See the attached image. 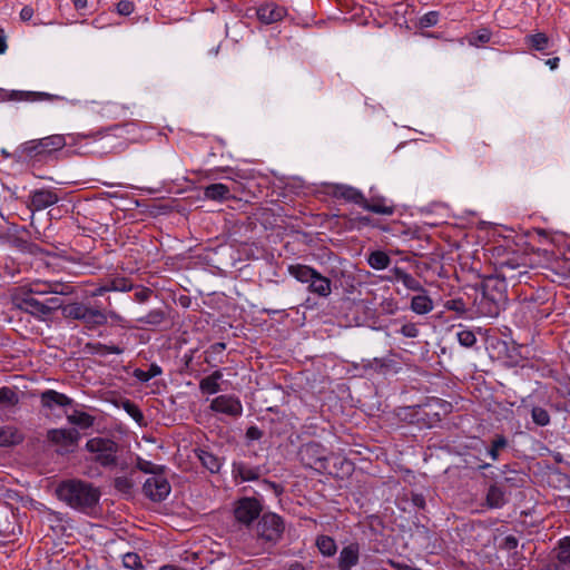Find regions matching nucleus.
<instances>
[{
  "instance_id": "obj_20",
  "label": "nucleus",
  "mask_w": 570,
  "mask_h": 570,
  "mask_svg": "<svg viewBox=\"0 0 570 570\" xmlns=\"http://www.w3.org/2000/svg\"><path fill=\"white\" fill-rule=\"evenodd\" d=\"M361 206L364 209L372 212L374 214L386 215V216L394 214V206L386 205L385 199L383 197H374L371 200H368L364 197V203H362Z\"/></svg>"
},
{
  "instance_id": "obj_33",
  "label": "nucleus",
  "mask_w": 570,
  "mask_h": 570,
  "mask_svg": "<svg viewBox=\"0 0 570 570\" xmlns=\"http://www.w3.org/2000/svg\"><path fill=\"white\" fill-rule=\"evenodd\" d=\"M87 306L82 303H72L62 308L66 317L82 321Z\"/></svg>"
},
{
  "instance_id": "obj_64",
  "label": "nucleus",
  "mask_w": 570,
  "mask_h": 570,
  "mask_svg": "<svg viewBox=\"0 0 570 570\" xmlns=\"http://www.w3.org/2000/svg\"><path fill=\"white\" fill-rule=\"evenodd\" d=\"M551 69H556L559 65V58L558 57H554V58H551V59H548L547 62H546Z\"/></svg>"
},
{
  "instance_id": "obj_26",
  "label": "nucleus",
  "mask_w": 570,
  "mask_h": 570,
  "mask_svg": "<svg viewBox=\"0 0 570 570\" xmlns=\"http://www.w3.org/2000/svg\"><path fill=\"white\" fill-rule=\"evenodd\" d=\"M70 424L79 426L80 429H89L95 423V417L86 412L75 410L71 414L67 415Z\"/></svg>"
},
{
  "instance_id": "obj_43",
  "label": "nucleus",
  "mask_w": 570,
  "mask_h": 570,
  "mask_svg": "<svg viewBox=\"0 0 570 570\" xmlns=\"http://www.w3.org/2000/svg\"><path fill=\"white\" fill-rule=\"evenodd\" d=\"M558 559L561 563L570 566V537L560 541Z\"/></svg>"
},
{
  "instance_id": "obj_36",
  "label": "nucleus",
  "mask_w": 570,
  "mask_h": 570,
  "mask_svg": "<svg viewBox=\"0 0 570 570\" xmlns=\"http://www.w3.org/2000/svg\"><path fill=\"white\" fill-rule=\"evenodd\" d=\"M508 445V440L502 434H497L492 440L491 448L489 449V455L493 461L499 459V453L501 450L505 449Z\"/></svg>"
},
{
  "instance_id": "obj_2",
  "label": "nucleus",
  "mask_w": 570,
  "mask_h": 570,
  "mask_svg": "<svg viewBox=\"0 0 570 570\" xmlns=\"http://www.w3.org/2000/svg\"><path fill=\"white\" fill-rule=\"evenodd\" d=\"M288 274L302 284H307V291L320 297H328L332 293V282L312 266L304 264H291Z\"/></svg>"
},
{
  "instance_id": "obj_38",
  "label": "nucleus",
  "mask_w": 570,
  "mask_h": 570,
  "mask_svg": "<svg viewBox=\"0 0 570 570\" xmlns=\"http://www.w3.org/2000/svg\"><path fill=\"white\" fill-rule=\"evenodd\" d=\"M90 350L99 355H107V354H121L124 352V348L117 346V345H106L101 343H95V344H88Z\"/></svg>"
},
{
  "instance_id": "obj_7",
  "label": "nucleus",
  "mask_w": 570,
  "mask_h": 570,
  "mask_svg": "<svg viewBox=\"0 0 570 570\" xmlns=\"http://www.w3.org/2000/svg\"><path fill=\"white\" fill-rule=\"evenodd\" d=\"M170 490L171 487L164 474L148 478L142 485L144 494L154 502L164 501L169 495Z\"/></svg>"
},
{
  "instance_id": "obj_28",
  "label": "nucleus",
  "mask_w": 570,
  "mask_h": 570,
  "mask_svg": "<svg viewBox=\"0 0 570 570\" xmlns=\"http://www.w3.org/2000/svg\"><path fill=\"white\" fill-rule=\"evenodd\" d=\"M368 265L374 269H384L391 264L390 256L382 250L372 252L367 258Z\"/></svg>"
},
{
  "instance_id": "obj_41",
  "label": "nucleus",
  "mask_w": 570,
  "mask_h": 570,
  "mask_svg": "<svg viewBox=\"0 0 570 570\" xmlns=\"http://www.w3.org/2000/svg\"><path fill=\"white\" fill-rule=\"evenodd\" d=\"M122 409L138 423L144 424L145 416L139 407L131 402L130 400H125L122 402Z\"/></svg>"
},
{
  "instance_id": "obj_61",
  "label": "nucleus",
  "mask_w": 570,
  "mask_h": 570,
  "mask_svg": "<svg viewBox=\"0 0 570 570\" xmlns=\"http://www.w3.org/2000/svg\"><path fill=\"white\" fill-rule=\"evenodd\" d=\"M45 289H46V286H43V283L35 284L30 292L32 294H47L48 292H45Z\"/></svg>"
},
{
  "instance_id": "obj_51",
  "label": "nucleus",
  "mask_w": 570,
  "mask_h": 570,
  "mask_svg": "<svg viewBox=\"0 0 570 570\" xmlns=\"http://www.w3.org/2000/svg\"><path fill=\"white\" fill-rule=\"evenodd\" d=\"M117 11L121 16H129L134 11V3L127 0H121L117 3Z\"/></svg>"
},
{
  "instance_id": "obj_31",
  "label": "nucleus",
  "mask_w": 570,
  "mask_h": 570,
  "mask_svg": "<svg viewBox=\"0 0 570 570\" xmlns=\"http://www.w3.org/2000/svg\"><path fill=\"white\" fill-rule=\"evenodd\" d=\"M525 42L534 50L542 51L548 48L549 37L543 32H538L525 37Z\"/></svg>"
},
{
  "instance_id": "obj_59",
  "label": "nucleus",
  "mask_w": 570,
  "mask_h": 570,
  "mask_svg": "<svg viewBox=\"0 0 570 570\" xmlns=\"http://www.w3.org/2000/svg\"><path fill=\"white\" fill-rule=\"evenodd\" d=\"M387 563L396 569V570H410L411 569V566L406 564V563H402V562H397V561H394L392 559L387 560Z\"/></svg>"
},
{
  "instance_id": "obj_32",
  "label": "nucleus",
  "mask_w": 570,
  "mask_h": 570,
  "mask_svg": "<svg viewBox=\"0 0 570 570\" xmlns=\"http://www.w3.org/2000/svg\"><path fill=\"white\" fill-rule=\"evenodd\" d=\"M202 464L208 469L212 473L218 472L220 469L219 460L212 453L202 450L198 454Z\"/></svg>"
},
{
  "instance_id": "obj_12",
  "label": "nucleus",
  "mask_w": 570,
  "mask_h": 570,
  "mask_svg": "<svg viewBox=\"0 0 570 570\" xmlns=\"http://www.w3.org/2000/svg\"><path fill=\"white\" fill-rule=\"evenodd\" d=\"M287 11L284 7H281L274 2L262 4L257 9V18L263 23L269 24L281 21Z\"/></svg>"
},
{
  "instance_id": "obj_13",
  "label": "nucleus",
  "mask_w": 570,
  "mask_h": 570,
  "mask_svg": "<svg viewBox=\"0 0 570 570\" xmlns=\"http://www.w3.org/2000/svg\"><path fill=\"white\" fill-rule=\"evenodd\" d=\"M42 407L53 410L55 407H66L72 405L73 400L63 393L55 390H46L40 394Z\"/></svg>"
},
{
  "instance_id": "obj_47",
  "label": "nucleus",
  "mask_w": 570,
  "mask_h": 570,
  "mask_svg": "<svg viewBox=\"0 0 570 570\" xmlns=\"http://www.w3.org/2000/svg\"><path fill=\"white\" fill-rule=\"evenodd\" d=\"M445 307L449 311L464 314L466 312L465 303L462 298L450 299L445 303Z\"/></svg>"
},
{
  "instance_id": "obj_4",
  "label": "nucleus",
  "mask_w": 570,
  "mask_h": 570,
  "mask_svg": "<svg viewBox=\"0 0 570 570\" xmlns=\"http://www.w3.org/2000/svg\"><path fill=\"white\" fill-rule=\"evenodd\" d=\"M284 529L283 519L276 513L267 512L258 520L256 534L259 540L275 544L281 540Z\"/></svg>"
},
{
  "instance_id": "obj_27",
  "label": "nucleus",
  "mask_w": 570,
  "mask_h": 570,
  "mask_svg": "<svg viewBox=\"0 0 570 570\" xmlns=\"http://www.w3.org/2000/svg\"><path fill=\"white\" fill-rule=\"evenodd\" d=\"M166 317L167 314L165 309L155 308L148 312L146 315L138 317L137 321L145 325L158 326L166 320Z\"/></svg>"
},
{
  "instance_id": "obj_53",
  "label": "nucleus",
  "mask_w": 570,
  "mask_h": 570,
  "mask_svg": "<svg viewBox=\"0 0 570 570\" xmlns=\"http://www.w3.org/2000/svg\"><path fill=\"white\" fill-rule=\"evenodd\" d=\"M263 431L259 430L257 426H249L246 431V438L252 441H256L262 439Z\"/></svg>"
},
{
  "instance_id": "obj_62",
  "label": "nucleus",
  "mask_w": 570,
  "mask_h": 570,
  "mask_svg": "<svg viewBox=\"0 0 570 570\" xmlns=\"http://www.w3.org/2000/svg\"><path fill=\"white\" fill-rule=\"evenodd\" d=\"M287 570H305V568L301 562L294 561L287 566Z\"/></svg>"
},
{
  "instance_id": "obj_44",
  "label": "nucleus",
  "mask_w": 570,
  "mask_h": 570,
  "mask_svg": "<svg viewBox=\"0 0 570 570\" xmlns=\"http://www.w3.org/2000/svg\"><path fill=\"white\" fill-rule=\"evenodd\" d=\"M439 17L438 11H430L420 18L417 26L421 29L433 27L439 22Z\"/></svg>"
},
{
  "instance_id": "obj_10",
  "label": "nucleus",
  "mask_w": 570,
  "mask_h": 570,
  "mask_svg": "<svg viewBox=\"0 0 570 570\" xmlns=\"http://www.w3.org/2000/svg\"><path fill=\"white\" fill-rule=\"evenodd\" d=\"M210 410L233 417H238L243 413V405L238 397L233 395H219L210 403Z\"/></svg>"
},
{
  "instance_id": "obj_50",
  "label": "nucleus",
  "mask_w": 570,
  "mask_h": 570,
  "mask_svg": "<svg viewBox=\"0 0 570 570\" xmlns=\"http://www.w3.org/2000/svg\"><path fill=\"white\" fill-rule=\"evenodd\" d=\"M392 364V360L389 358H373V361L370 362V367L375 371H382L384 368L390 367Z\"/></svg>"
},
{
  "instance_id": "obj_3",
  "label": "nucleus",
  "mask_w": 570,
  "mask_h": 570,
  "mask_svg": "<svg viewBox=\"0 0 570 570\" xmlns=\"http://www.w3.org/2000/svg\"><path fill=\"white\" fill-rule=\"evenodd\" d=\"M86 450L94 454V461L102 468H115L118 464L119 445L107 438H92L87 441Z\"/></svg>"
},
{
  "instance_id": "obj_24",
  "label": "nucleus",
  "mask_w": 570,
  "mask_h": 570,
  "mask_svg": "<svg viewBox=\"0 0 570 570\" xmlns=\"http://www.w3.org/2000/svg\"><path fill=\"white\" fill-rule=\"evenodd\" d=\"M23 436L18 429L13 426L0 428V446H12L22 442Z\"/></svg>"
},
{
  "instance_id": "obj_58",
  "label": "nucleus",
  "mask_w": 570,
  "mask_h": 570,
  "mask_svg": "<svg viewBox=\"0 0 570 570\" xmlns=\"http://www.w3.org/2000/svg\"><path fill=\"white\" fill-rule=\"evenodd\" d=\"M33 16V9L31 7H23L20 11V18L23 21H29Z\"/></svg>"
},
{
  "instance_id": "obj_29",
  "label": "nucleus",
  "mask_w": 570,
  "mask_h": 570,
  "mask_svg": "<svg viewBox=\"0 0 570 570\" xmlns=\"http://www.w3.org/2000/svg\"><path fill=\"white\" fill-rule=\"evenodd\" d=\"M320 552L325 557H332L336 553L337 547L333 538L328 535H320L316 540Z\"/></svg>"
},
{
  "instance_id": "obj_8",
  "label": "nucleus",
  "mask_w": 570,
  "mask_h": 570,
  "mask_svg": "<svg viewBox=\"0 0 570 570\" xmlns=\"http://www.w3.org/2000/svg\"><path fill=\"white\" fill-rule=\"evenodd\" d=\"M62 97L38 91L6 90L0 89V101H41V100H60Z\"/></svg>"
},
{
  "instance_id": "obj_19",
  "label": "nucleus",
  "mask_w": 570,
  "mask_h": 570,
  "mask_svg": "<svg viewBox=\"0 0 570 570\" xmlns=\"http://www.w3.org/2000/svg\"><path fill=\"white\" fill-rule=\"evenodd\" d=\"M508 502L505 491L501 484H492L490 485L487 497L485 503L490 509H500Z\"/></svg>"
},
{
  "instance_id": "obj_49",
  "label": "nucleus",
  "mask_w": 570,
  "mask_h": 570,
  "mask_svg": "<svg viewBox=\"0 0 570 570\" xmlns=\"http://www.w3.org/2000/svg\"><path fill=\"white\" fill-rule=\"evenodd\" d=\"M400 333L405 337L415 338L419 335V328L414 323H407L401 327Z\"/></svg>"
},
{
  "instance_id": "obj_56",
  "label": "nucleus",
  "mask_w": 570,
  "mask_h": 570,
  "mask_svg": "<svg viewBox=\"0 0 570 570\" xmlns=\"http://www.w3.org/2000/svg\"><path fill=\"white\" fill-rule=\"evenodd\" d=\"M153 291L149 289V288H142L138 292L135 293V298L139 302V303H144L146 301H148V298L150 297Z\"/></svg>"
},
{
  "instance_id": "obj_16",
  "label": "nucleus",
  "mask_w": 570,
  "mask_h": 570,
  "mask_svg": "<svg viewBox=\"0 0 570 570\" xmlns=\"http://www.w3.org/2000/svg\"><path fill=\"white\" fill-rule=\"evenodd\" d=\"M393 276L389 277V281L401 282L407 289L416 293H425L423 285L411 274L406 273L400 267L391 269Z\"/></svg>"
},
{
  "instance_id": "obj_22",
  "label": "nucleus",
  "mask_w": 570,
  "mask_h": 570,
  "mask_svg": "<svg viewBox=\"0 0 570 570\" xmlns=\"http://www.w3.org/2000/svg\"><path fill=\"white\" fill-rule=\"evenodd\" d=\"M433 301L432 298L425 293H419L417 295L413 296L411 299V309L419 314L424 315L430 313L433 309Z\"/></svg>"
},
{
  "instance_id": "obj_42",
  "label": "nucleus",
  "mask_w": 570,
  "mask_h": 570,
  "mask_svg": "<svg viewBox=\"0 0 570 570\" xmlns=\"http://www.w3.org/2000/svg\"><path fill=\"white\" fill-rule=\"evenodd\" d=\"M533 422L539 426H546L550 423L548 411L540 406H534L531 411Z\"/></svg>"
},
{
  "instance_id": "obj_60",
  "label": "nucleus",
  "mask_w": 570,
  "mask_h": 570,
  "mask_svg": "<svg viewBox=\"0 0 570 570\" xmlns=\"http://www.w3.org/2000/svg\"><path fill=\"white\" fill-rule=\"evenodd\" d=\"M413 503H414L415 507H417L420 509H424V507H425V499L421 494H415V495H413Z\"/></svg>"
},
{
  "instance_id": "obj_52",
  "label": "nucleus",
  "mask_w": 570,
  "mask_h": 570,
  "mask_svg": "<svg viewBox=\"0 0 570 570\" xmlns=\"http://www.w3.org/2000/svg\"><path fill=\"white\" fill-rule=\"evenodd\" d=\"M517 547L518 539L514 535H507L501 543V548L508 551L514 550Z\"/></svg>"
},
{
  "instance_id": "obj_14",
  "label": "nucleus",
  "mask_w": 570,
  "mask_h": 570,
  "mask_svg": "<svg viewBox=\"0 0 570 570\" xmlns=\"http://www.w3.org/2000/svg\"><path fill=\"white\" fill-rule=\"evenodd\" d=\"M331 194L335 198H343L346 202L362 205L364 203V195L358 189L343 184H334L331 186Z\"/></svg>"
},
{
  "instance_id": "obj_17",
  "label": "nucleus",
  "mask_w": 570,
  "mask_h": 570,
  "mask_svg": "<svg viewBox=\"0 0 570 570\" xmlns=\"http://www.w3.org/2000/svg\"><path fill=\"white\" fill-rule=\"evenodd\" d=\"M19 308L37 317L49 315V308L46 303L29 295L23 297L19 303Z\"/></svg>"
},
{
  "instance_id": "obj_35",
  "label": "nucleus",
  "mask_w": 570,
  "mask_h": 570,
  "mask_svg": "<svg viewBox=\"0 0 570 570\" xmlns=\"http://www.w3.org/2000/svg\"><path fill=\"white\" fill-rule=\"evenodd\" d=\"M43 286H46L45 292H49L51 294L66 296L72 293V287L70 285L57 281L46 282L43 283Z\"/></svg>"
},
{
  "instance_id": "obj_39",
  "label": "nucleus",
  "mask_w": 570,
  "mask_h": 570,
  "mask_svg": "<svg viewBox=\"0 0 570 570\" xmlns=\"http://www.w3.org/2000/svg\"><path fill=\"white\" fill-rule=\"evenodd\" d=\"M122 566L126 569L142 570L144 566L140 557L135 552H127L122 556Z\"/></svg>"
},
{
  "instance_id": "obj_23",
  "label": "nucleus",
  "mask_w": 570,
  "mask_h": 570,
  "mask_svg": "<svg viewBox=\"0 0 570 570\" xmlns=\"http://www.w3.org/2000/svg\"><path fill=\"white\" fill-rule=\"evenodd\" d=\"M108 315L97 308L87 306L82 322L89 328H95L107 323Z\"/></svg>"
},
{
  "instance_id": "obj_54",
  "label": "nucleus",
  "mask_w": 570,
  "mask_h": 570,
  "mask_svg": "<svg viewBox=\"0 0 570 570\" xmlns=\"http://www.w3.org/2000/svg\"><path fill=\"white\" fill-rule=\"evenodd\" d=\"M518 267H520V264L517 262L515 258H510V259L503 261L500 264V268H501L502 273H504L505 269L514 271Z\"/></svg>"
},
{
  "instance_id": "obj_55",
  "label": "nucleus",
  "mask_w": 570,
  "mask_h": 570,
  "mask_svg": "<svg viewBox=\"0 0 570 570\" xmlns=\"http://www.w3.org/2000/svg\"><path fill=\"white\" fill-rule=\"evenodd\" d=\"M47 307L49 308V315L61 307V301L58 297H50L45 301Z\"/></svg>"
},
{
  "instance_id": "obj_37",
  "label": "nucleus",
  "mask_w": 570,
  "mask_h": 570,
  "mask_svg": "<svg viewBox=\"0 0 570 570\" xmlns=\"http://www.w3.org/2000/svg\"><path fill=\"white\" fill-rule=\"evenodd\" d=\"M19 403L18 394L10 387L0 389V404L6 406H14Z\"/></svg>"
},
{
  "instance_id": "obj_6",
  "label": "nucleus",
  "mask_w": 570,
  "mask_h": 570,
  "mask_svg": "<svg viewBox=\"0 0 570 570\" xmlns=\"http://www.w3.org/2000/svg\"><path fill=\"white\" fill-rule=\"evenodd\" d=\"M262 511L263 505L259 500L245 497L235 503L234 515L239 523L248 527L261 515Z\"/></svg>"
},
{
  "instance_id": "obj_34",
  "label": "nucleus",
  "mask_w": 570,
  "mask_h": 570,
  "mask_svg": "<svg viewBox=\"0 0 570 570\" xmlns=\"http://www.w3.org/2000/svg\"><path fill=\"white\" fill-rule=\"evenodd\" d=\"M115 489L126 495H131L135 487V482L129 476H117L114 479Z\"/></svg>"
},
{
  "instance_id": "obj_63",
  "label": "nucleus",
  "mask_w": 570,
  "mask_h": 570,
  "mask_svg": "<svg viewBox=\"0 0 570 570\" xmlns=\"http://www.w3.org/2000/svg\"><path fill=\"white\" fill-rule=\"evenodd\" d=\"M75 8L77 10H81L87 8L88 1L87 0H73Z\"/></svg>"
},
{
  "instance_id": "obj_9",
  "label": "nucleus",
  "mask_w": 570,
  "mask_h": 570,
  "mask_svg": "<svg viewBox=\"0 0 570 570\" xmlns=\"http://www.w3.org/2000/svg\"><path fill=\"white\" fill-rule=\"evenodd\" d=\"M59 202V196L52 189L40 188L32 190L28 197L27 207L32 212L43 210Z\"/></svg>"
},
{
  "instance_id": "obj_30",
  "label": "nucleus",
  "mask_w": 570,
  "mask_h": 570,
  "mask_svg": "<svg viewBox=\"0 0 570 570\" xmlns=\"http://www.w3.org/2000/svg\"><path fill=\"white\" fill-rule=\"evenodd\" d=\"M136 469L144 473L153 474V476L164 474L166 470L164 465L155 464L150 461L141 459L140 456H138L136 460Z\"/></svg>"
},
{
  "instance_id": "obj_11",
  "label": "nucleus",
  "mask_w": 570,
  "mask_h": 570,
  "mask_svg": "<svg viewBox=\"0 0 570 570\" xmlns=\"http://www.w3.org/2000/svg\"><path fill=\"white\" fill-rule=\"evenodd\" d=\"M80 439L76 429H52L48 431V440L65 449L75 448Z\"/></svg>"
},
{
  "instance_id": "obj_45",
  "label": "nucleus",
  "mask_w": 570,
  "mask_h": 570,
  "mask_svg": "<svg viewBox=\"0 0 570 570\" xmlns=\"http://www.w3.org/2000/svg\"><path fill=\"white\" fill-rule=\"evenodd\" d=\"M491 32L488 29H481L469 38V43L472 46H479L480 43H487L490 41Z\"/></svg>"
},
{
  "instance_id": "obj_21",
  "label": "nucleus",
  "mask_w": 570,
  "mask_h": 570,
  "mask_svg": "<svg viewBox=\"0 0 570 570\" xmlns=\"http://www.w3.org/2000/svg\"><path fill=\"white\" fill-rule=\"evenodd\" d=\"M223 377L220 370L213 372L210 375L204 377L199 382V390L204 394H215L220 391L219 381Z\"/></svg>"
},
{
  "instance_id": "obj_5",
  "label": "nucleus",
  "mask_w": 570,
  "mask_h": 570,
  "mask_svg": "<svg viewBox=\"0 0 570 570\" xmlns=\"http://www.w3.org/2000/svg\"><path fill=\"white\" fill-rule=\"evenodd\" d=\"M66 146V139L62 135H52L41 139L27 141L22 145V151L29 157H36L60 150Z\"/></svg>"
},
{
  "instance_id": "obj_18",
  "label": "nucleus",
  "mask_w": 570,
  "mask_h": 570,
  "mask_svg": "<svg viewBox=\"0 0 570 570\" xmlns=\"http://www.w3.org/2000/svg\"><path fill=\"white\" fill-rule=\"evenodd\" d=\"M233 475L235 479H240V481H255L262 474V469L259 466H250L244 462H234L232 469Z\"/></svg>"
},
{
  "instance_id": "obj_15",
  "label": "nucleus",
  "mask_w": 570,
  "mask_h": 570,
  "mask_svg": "<svg viewBox=\"0 0 570 570\" xmlns=\"http://www.w3.org/2000/svg\"><path fill=\"white\" fill-rule=\"evenodd\" d=\"M360 560V544L350 543L345 546L338 556L337 567L340 570H351L358 563Z\"/></svg>"
},
{
  "instance_id": "obj_48",
  "label": "nucleus",
  "mask_w": 570,
  "mask_h": 570,
  "mask_svg": "<svg viewBox=\"0 0 570 570\" xmlns=\"http://www.w3.org/2000/svg\"><path fill=\"white\" fill-rule=\"evenodd\" d=\"M114 288L117 292H129L132 289V283L126 277H114Z\"/></svg>"
},
{
  "instance_id": "obj_1",
  "label": "nucleus",
  "mask_w": 570,
  "mask_h": 570,
  "mask_svg": "<svg viewBox=\"0 0 570 570\" xmlns=\"http://www.w3.org/2000/svg\"><path fill=\"white\" fill-rule=\"evenodd\" d=\"M56 494L70 508L85 513L94 510L101 497L99 488L79 479L62 481L57 487Z\"/></svg>"
},
{
  "instance_id": "obj_25",
  "label": "nucleus",
  "mask_w": 570,
  "mask_h": 570,
  "mask_svg": "<svg viewBox=\"0 0 570 570\" xmlns=\"http://www.w3.org/2000/svg\"><path fill=\"white\" fill-rule=\"evenodd\" d=\"M204 195L210 200H225L232 197L229 187L220 183L207 186Z\"/></svg>"
},
{
  "instance_id": "obj_57",
  "label": "nucleus",
  "mask_w": 570,
  "mask_h": 570,
  "mask_svg": "<svg viewBox=\"0 0 570 570\" xmlns=\"http://www.w3.org/2000/svg\"><path fill=\"white\" fill-rule=\"evenodd\" d=\"M225 348H226V344L225 343L217 342V343H214L213 345H210V347L206 352V354L207 353L220 354L223 351H225Z\"/></svg>"
},
{
  "instance_id": "obj_40",
  "label": "nucleus",
  "mask_w": 570,
  "mask_h": 570,
  "mask_svg": "<svg viewBox=\"0 0 570 570\" xmlns=\"http://www.w3.org/2000/svg\"><path fill=\"white\" fill-rule=\"evenodd\" d=\"M161 368L157 364H151L148 371L136 368L134 372L135 377L141 382H148L153 377L160 375Z\"/></svg>"
},
{
  "instance_id": "obj_46",
  "label": "nucleus",
  "mask_w": 570,
  "mask_h": 570,
  "mask_svg": "<svg viewBox=\"0 0 570 570\" xmlns=\"http://www.w3.org/2000/svg\"><path fill=\"white\" fill-rule=\"evenodd\" d=\"M458 341L464 347H472L476 343V337L472 331L463 330L458 333Z\"/></svg>"
}]
</instances>
